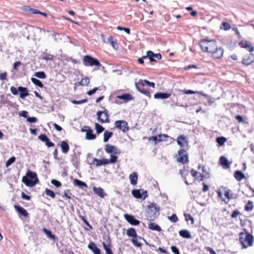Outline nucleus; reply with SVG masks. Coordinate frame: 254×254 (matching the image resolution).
<instances>
[{
	"label": "nucleus",
	"mask_w": 254,
	"mask_h": 254,
	"mask_svg": "<svg viewBox=\"0 0 254 254\" xmlns=\"http://www.w3.org/2000/svg\"><path fill=\"white\" fill-rule=\"evenodd\" d=\"M198 44L202 51L211 53L214 58L219 59L223 55V49L221 47H218L217 42L216 40H209L207 37L201 39Z\"/></svg>",
	"instance_id": "obj_1"
},
{
	"label": "nucleus",
	"mask_w": 254,
	"mask_h": 254,
	"mask_svg": "<svg viewBox=\"0 0 254 254\" xmlns=\"http://www.w3.org/2000/svg\"><path fill=\"white\" fill-rule=\"evenodd\" d=\"M59 52L61 53V54H58L56 56L44 53L43 55L40 57V59L41 60H44L47 61H52V62H55L56 60H60L63 63L66 61L67 62H71L72 63V64H79V62H78L76 60L73 59L70 57H68L65 55L62 54V50L61 49L60 50Z\"/></svg>",
	"instance_id": "obj_2"
},
{
	"label": "nucleus",
	"mask_w": 254,
	"mask_h": 254,
	"mask_svg": "<svg viewBox=\"0 0 254 254\" xmlns=\"http://www.w3.org/2000/svg\"><path fill=\"white\" fill-rule=\"evenodd\" d=\"M22 182L29 187H33L39 182L37 175L36 172L28 170L26 176L22 177Z\"/></svg>",
	"instance_id": "obj_3"
},
{
	"label": "nucleus",
	"mask_w": 254,
	"mask_h": 254,
	"mask_svg": "<svg viewBox=\"0 0 254 254\" xmlns=\"http://www.w3.org/2000/svg\"><path fill=\"white\" fill-rule=\"evenodd\" d=\"M160 207L156 203H151L147 206L145 217L149 221H153L159 215Z\"/></svg>",
	"instance_id": "obj_4"
},
{
	"label": "nucleus",
	"mask_w": 254,
	"mask_h": 254,
	"mask_svg": "<svg viewBox=\"0 0 254 254\" xmlns=\"http://www.w3.org/2000/svg\"><path fill=\"white\" fill-rule=\"evenodd\" d=\"M239 236V241L244 249L253 245L254 237L252 234L248 232H241Z\"/></svg>",
	"instance_id": "obj_5"
},
{
	"label": "nucleus",
	"mask_w": 254,
	"mask_h": 254,
	"mask_svg": "<svg viewBox=\"0 0 254 254\" xmlns=\"http://www.w3.org/2000/svg\"><path fill=\"white\" fill-rule=\"evenodd\" d=\"M118 157L115 155H111L110 158L108 159H98L97 158H93V161L91 163H88L90 164H94L95 162L96 163V166L98 167L102 165H105L109 164H114L117 162L118 160Z\"/></svg>",
	"instance_id": "obj_6"
},
{
	"label": "nucleus",
	"mask_w": 254,
	"mask_h": 254,
	"mask_svg": "<svg viewBox=\"0 0 254 254\" xmlns=\"http://www.w3.org/2000/svg\"><path fill=\"white\" fill-rule=\"evenodd\" d=\"M97 116L98 121L101 124L109 123V115L107 110L105 109L104 111H99L97 112Z\"/></svg>",
	"instance_id": "obj_7"
},
{
	"label": "nucleus",
	"mask_w": 254,
	"mask_h": 254,
	"mask_svg": "<svg viewBox=\"0 0 254 254\" xmlns=\"http://www.w3.org/2000/svg\"><path fill=\"white\" fill-rule=\"evenodd\" d=\"M132 195L136 198L144 200L147 196V191L142 189H135L131 191Z\"/></svg>",
	"instance_id": "obj_8"
},
{
	"label": "nucleus",
	"mask_w": 254,
	"mask_h": 254,
	"mask_svg": "<svg viewBox=\"0 0 254 254\" xmlns=\"http://www.w3.org/2000/svg\"><path fill=\"white\" fill-rule=\"evenodd\" d=\"M178 154L179 157L177 158V161L179 162L185 164L189 162L188 154L185 149H182L179 150L178 152Z\"/></svg>",
	"instance_id": "obj_9"
},
{
	"label": "nucleus",
	"mask_w": 254,
	"mask_h": 254,
	"mask_svg": "<svg viewBox=\"0 0 254 254\" xmlns=\"http://www.w3.org/2000/svg\"><path fill=\"white\" fill-rule=\"evenodd\" d=\"M149 56V62L154 63L157 60L162 59V56L160 53H154L151 50L147 51V56Z\"/></svg>",
	"instance_id": "obj_10"
},
{
	"label": "nucleus",
	"mask_w": 254,
	"mask_h": 254,
	"mask_svg": "<svg viewBox=\"0 0 254 254\" xmlns=\"http://www.w3.org/2000/svg\"><path fill=\"white\" fill-rule=\"evenodd\" d=\"M115 126L116 128L121 129L124 132L128 131L129 129L127 122L123 120L115 121Z\"/></svg>",
	"instance_id": "obj_11"
},
{
	"label": "nucleus",
	"mask_w": 254,
	"mask_h": 254,
	"mask_svg": "<svg viewBox=\"0 0 254 254\" xmlns=\"http://www.w3.org/2000/svg\"><path fill=\"white\" fill-rule=\"evenodd\" d=\"M105 150L107 153H113L114 154H120L121 152L115 146L111 145L110 144H107L105 146Z\"/></svg>",
	"instance_id": "obj_12"
},
{
	"label": "nucleus",
	"mask_w": 254,
	"mask_h": 254,
	"mask_svg": "<svg viewBox=\"0 0 254 254\" xmlns=\"http://www.w3.org/2000/svg\"><path fill=\"white\" fill-rule=\"evenodd\" d=\"M124 217L126 221L131 225L137 226L140 224V221L136 219L133 215L125 214Z\"/></svg>",
	"instance_id": "obj_13"
},
{
	"label": "nucleus",
	"mask_w": 254,
	"mask_h": 254,
	"mask_svg": "<svg viewBox=\"0 0 254 254\" xmlns=\"http://www.w3.org/2000/svg\"><path fill=\"white\" fill-rule=\"evenodd\" d=\"M83 64H100L99 60L89 55L83 57Z\"/></svg>",
	"instance_id": "obj_14"
},
{
	"label": "nucleus",
	"mask_w": 254,
	"mask_h": 254,
	"mask_svg": "<svg viewBox=\"0 0 254 254\" xmlns=\"http://www.w3.org/2000/svg\"><path fill=\"white\" fill-rule=\"evenodd\" d=\"M239 45L242 48L247 49L249 52H252L254 51V47L249 41L242 40L239 42Z\"/></svg>",
	"instance_id": "obj_15"
},
{
	"label": "nucleus",
	"mask_w": 254,
	"mask_h": 254,
	"mask_svg": "<svg viewBox=\"0 0 254 254\" xmlns=\"http://www.w3.org/2000/svg\"><path fill=\"white\" fill-rule=\"evenodd\" d=\"M178 144L181 147H185L188 146L189 141L184 135H179L177 139Z\"/></svg>",
	"instance_id": "obj_16"
},
{
	"label": "nucleus",
	"mask_w": 254,
	"mask_h": 254,
	"mask_svg": "<svg viewBox=\"0 0 254 254\" xmlns=\"http://www.w3.org/2000/svg\"><path fill=\"white\" fill-rule=\"evenodd\" d=\"M219 161L221 166L224 169H227L230 167L231 162H229L226 157L221 156L220 157Z\"/></svg>",
	"instance_id": "obj_17"
},
{
	"label": "nucleus",
	"mask_w": 254,
	"mask_h": 254,
	"mask_svg": "<svg viewBox=\"0 0 254 254\" xmlns=\"http://www.w3.org/2000/svg\"><path fill=\"white\" fill-rule=\"evenodd\" d=\"M106 43L110 44L113 48L116 50H118L119 48L117 40H114L112 36H110L107 39V41Z\"/></svg>",
	"instance_id": "obj_18"
},
{
	"label": "nucleus",
	"mask_w": 254,
	"mask_h": 254,
	"mask_svg": "<svg viewBox=\"0 0 254 254\" xmlns=\"http://www.w3.org/2000/svg\"><path fill=\"white\" fill-rule=\"evenodd\" d=\"M88 248L94 254H101L100 250L97 247L96 244L93 242H90L89 243Z\"/></svg>",
	"instance_id": "obj_19"
},
{
	"label": "nucleus",
	"mask_w": 254,
	"mask_h": 254,
	"mask_svg": "<svg viewBox=\"0 0 254 254\" xmlns=\"http://www.w3.org/2000/svg\"><path fill=\"white\" fill-rule=\"evenodd\" d=\"M14 208L16 210V211L20 215L27 217L28 216V213L27 211L22 207L18 205H15L14 206Z\"/></svg>",
	"instance_id": "obj_20"
},
{
	"label": "nucleus",
	"mask_w": 254,
	"mask_h": 254,
	"mask_svg": "<svg viewBox=\"0 0 254 254\" xmlns=\"http://www.w3.org/2000/svg\"><path fill=\"white\" fill-rule=\"evenodd\" d=\"M171 96L170 93H165V92H157L154 95V97L155 99H166L168 98Z\"/></svg>",
	"instance_id": "obj_21"
},
{
	"label": "nucleus",
	"mask_w": 254,
	"mask_h": 254,
	"mask_svg": "<svg viewBox=\"0 0 254 254\" xmlns=\"http://www.w3.org/2000/svg\"><path fill=\"white\" fill-rule=\"evenodd\" d=\"M19 91L20 92L19 97L21 99H24L29 95L26 87L19 86Z\"/></svg>",
	"instance_id": "obj_22"
},
{
	"label": "nucleus",
	"mask_w": 254,
	"mask_h": 254,
	"mask_svg": "<svg viewBox=\"0 0 254 254\" xmlns=\"http://www.w3.org/2000/svg\"><path fill=\"white\" fill-rule=\"evenodd\" d=\"M116 98L121 100H123L126 102H128L133 99L132 95L129 93H125L121 95H118Z\"/></svg>",
	"instance_id": "obj_23"
},
{
	"label": "nucleus",
	"mask_w": 254,
	"mask_h": 254,
	"mask_svg": "<svg viewBox=\"0 0 254 254\" xmlns=\"http://www.w3.org/2000/svg\"><path fill=\"white\" fill-rule=\"evenodd\" d=\"M60 146L62 152L64 154H67L69 150V146L65 141H63L60 144Z\"/></svg>",
	"instance_id": "obj_24"
},
{
	"label": "nucleus",
	"mask_w": 254,
	"mask_h": 254,
	"mask_svg": "<svg viewBox=\"0 0 254 254\" xmlns=\"http://www.w3.org/2000/svg\"><path fill=\"white\" fill-rule=\"evenodd\" d=\"M93 190L94 192L101 198L104 197L106 194L104 193V190L100 187H94Z\"/></svg>",
	"instance_id": "obj_25"
},
{
	"label": "nucleus",
	"mask_w": 254,
	"mask_h": 254,
	"mask_svg": "<svg viewBox=\"0 0 254 254\" xmlns=\"http://www.w3.org/2000/svg\"><path fill=\"white\" fill-rule=\"evenodd\" d=\"M130 184L132 185H135L137 184L138 179V175L136 172H133L130 174L129 176Z\"/></svg>",
	"instance_id": "obj_26"
},
{
	"label": "nucleus",
	"mask_w": 254,
	"mask_h": 254,
	"mask_svg": "<svg viewBox=\"0 0 254 254\" xmlns=\"http://www.w3.org/2000/svg\"><path fill=\"white\" fill-rule=\"evenodd\" d=\"M21 25H23V28H24L23 31V35L24 36H25V35H27V37L29 36V28H33V26L30 25L28 23H21Z\"/></svg>",
	"instance_id": "obj_27"
},
{
	"label": "nucleus",
	"mask_w": 254,
	"mask_h": 254,
	"mask_svg": "<svg viewBox=\"0 0 254 254\" xmlns=\"http://www.w3.org/2000/svg\"><path fill=\"white\" fill-rule=\"evenodd\" d=\"M127 235L129 237H132V238H137V235L136 230L133 228H129L127 231Z\"/></svg>",
	"instance_id": "obj_28"
},
{
	"label": "nucleus",
	"mask_w": 254,
	"mask_h": 254,
	"mask_svg": "<svg viewBox=\"0 0 254 254\" xmlns=\"http://www.w3.org/2000/svg\"><path fill=\"white\" fill-rule=\"evenodd\" d=\"M235 179L238 181H241L243 179L245 178V175L241 171H236L234 174Z\"/></svg>",
	"instance_id": "obj_29"
},
{
	"label": "nucleus",
	"mask_w": 254,
	"mask_h": 254,
	"mask_svg": "<svg viewBox=\"0 0 254 254\" xmlns=\"http://www.w3.org/2000/svg\"><path fill=\"white\" fill-rule=\"evenodd\" d=\"M96 138L95 134L93 133V130L90 127L86 133L85 138L87 140H93Z\"/></svg>",
	"instance_id": "obj_30"
},
{
	"label": "nucleus",
	"mask_w": 254,
	"mask_h": 254,
	"mask_svg": "<svg viewBox=\"0 0 254 254\" xmlns=\"http://www.w3.org/2000/svg\"><path fill=\"white\" fill-rule=\"evenodd\" d=\"M135 87H136V88L141 93H143V94L147 96H150V93L149 92V91L146 89H144L143 87H140V85L139 84H138V83H137V82L135 83Z\"/></svg>",
	"instance_id": "obj_31"
},
{
	"label": "nucleus",
	"mask_w": 254,
	"mask_h": 254,
	"mask_svg": "<svg viewBox=\"0 0 254 254\" xmlns=\"http://www.w3.org/2000/svg\"><path fill=\"white\" fill-rule=\"evenodd\" d=\"M179 235L183 238L186 239L191 238V236L190 232L187 230H182L179 231Z\"/></svg>",
	"instance_id": "obj_32"
},
{
	"label": "nucleus",
	"mask_w": 254,
	"mask_h": 254,
	"mask_svg": "<svg viewBox=\"0 0 254 254\" xmlns=\"http://www.w3.org/2000/svg\"><path fill=\"white\" fill-rule=\"evenodd\" d=\"M148 229L158 232H160L162 230L161 227L158 225L151 222L148 224Z\"/></svg>",
	"instance_id": "obj_33"
},
{
	"label": "nucleus",
	"mask_w": 254,
	"mask_h": 254,
	"mask_svg": "<svg viewBox=\"0 0 254 254\" xmlns=\"http://www.w3.org/2000/svg\"><path fill=\"white\" fill-rule=\"evenodd\" d=\"M113 133L107 130H105L104 133L103 141L104 142L108 141L109 139L113 136Z\"/></svg>",
	"instance_id": "obj_34"
},
{
	"label": "nucleus",
	"mask_w": 254,
	"mask_h": 254,
	"mask_svg": "<svg viewBox=\"0 0 254 254\" xmlns=\"http://www.w3.org/2000/svg\"><path fill=\"white\" fill-rule=\"evenodd\" d=\"M226 141L227 139L223 136L218 137L216 139V141L218 143V145L219 146L223 145Z\"/></svg>",
	"instance_id": "obj_35"
},
{
	"label": "nucleus",
	"mask_w": 254,
	"mask_h": 254,
	"mask_svg": "<svg viewBox=\"0 0 254 254\" xmlns=\"http://www.w3.org/2000/svg\"><path fill=\"white\" fill-rule=\"evenodd\" d=\"M31 81L33 84H34L36 86L40 87L43 88L44 87V85L42 83V82L39 79L32 77L31 78Z\"/></svg>",
	"instance_id": "obj_36"
},
{
	"label": "nucleus",
	"mask_w": 254,
	"mask_h": 254,
	"mask_svg": "<svg viewBox=\"0 0 254 254\" xmlns=\"http://www.w3.org/2000/svg\"><path fill=\"white\" fill-rule=\"evenodd\" d=\"M74 184L76 186H77L80 188L82 187H85L87 188V184L84 182H82L78 179H74Z\"/></svg>",
	"instance_id": "obj_37"
},
{
	"label": "nucleus",
	"mask_w": 254,
	"mask_h": 254,
	"mask_svg": "<svg viewBox=\"0 0 254 254\" xmlns=\"http://www.w3.org/2000/svg\"><path fill=\"white\" fill-rule=\"evenodd\" d=\"M220 28L225 31H228L230 29L231 25L227 22H223L220 25Z\"/></svg>",
	"instance_id": "obj_38"
},
{
	"label": "nucleus",
	"mask_w": 254,
	"mask_h": 254,
	"mask_svg": "<svg viewBox=\"0 0 254 254\" xmlns=\"http://www.w3.org/2000/svg\"><path fill=\"white\" fill-rule=\"evenodd\" d=\"M95 128L96 131L97 133L100 134L101 132H102L105 128L104 127H103L101 125L98 123L95 124Z\"/></svg>",
	"instance_id": "obj_39"
},
{
	"label": "nucleus",
	"mask_w": 254,
	"mask_h": 254,
	"mask_svg": "<svg viewBox=\"0 0 254 254\" xmlns=\"http://www.w3.org/2000/svg\"><path fill=\"white\" fill-rule=\"evenodd\" d=\"M34 76L41 79H45L46 78V74L44 71L35 72L34 73Z\"/></svg>",
	"instance_id": "obj_40"
},
{
	"label": "nucleus",
	"mask_w": 254,
	"mask_h": 254,
	"mask_svg": "<svg viewBox=\"0 0 254 254\" xmlns=\"http://www.w3.org/2000/svg\"><path fill=\"white\" fill-rule=\"evenodd\" d=\"M200 94L208 99V102L209 105H211L214 102V99L204 93L202 91L200 92Z\"/></svg>",
	"instance_id": "obj_41"
},
{
	"label": "nucleus",
	"mask_w": 254,
	"mask_h": 254,
	"mask_svg": "<svg viewBox=\"0 0 254 254\" xmlns=\"http://www.w3.org/2000/svg\"><path fill=\"white\" fill-rule=\"evenodd\" d=\"M102 244L106 254H113L112 250L110 248V245H107L105 242H103Z\"/></svg>",
	"instance_id": "obj_42"
},
{
	"label": "nucleus",
	"mask_w": 254,
	"mask_h": 254,
	"mask_svg": "<svg viewBox=\"0 0 254 254\" xmlns=\"http://www.w3.org/2000/svg\"><path fill=\"white\" fill-rule=\"evenodd\" d=\"M72 165L77 168L79 164V159L74 154L73 157L71 159Z\"/></svg>",
	"instance_id": "obj_43"
},
{
	"label": "nucleus",
	"mask_w": 254,
	"mask_h": 254,
	"mask_svg": "<svg viewBox=\"0 0 254 254\" xmlns=\"http://www.w3.org/2000/svg\"><path fill=\"white\" fill-rule=\"evenodd\" d=\"M253 203L252 201L249 200L245 206V210L250 211L253 208Z\"/></svg>",
	"instance_id": "obj_44"
},
{
	"label": "nucleus",
	"mask_w": 254,
	"mask_h": 254,
	"mask_svg": "<svg viewBox=\"0 0 254 254\" xmlns=\"http://www.w3.org/2000/svg\"><path fill=\"white\" fill-rule=\"evenodd\" d=\"M44 193L48 196L51 197L53 198L55 197L56 194L52 190L49 189H46Z\"/></svg>",
	"instance_id": "obj_45"
},
{
	"label": "nucleus",
	"mask_w": 254,
	"mask_h": 254,
	"mask_svg": "<svg viewBox=\"0 0 254 254\" xmlns=\"http://www.w3.org/2000/svg\"><path fill=\"white\" fill-rule=\"evenodd\" d=\"M117 29L120 31H124L127 34H129L130 33V29L128 27H122L118 26L117 27Z\"/></svg>",
	"instance_id": "obj_46"
},
{
	"label": "nucleus",
	"mask_w": 254,
	"mask_h": 254,
	"mask_svg": "<svg viewBox=\"0 0 254 254\" xmlns=\"http://www.w3.org/2000/svg\"><path fill=\"white\" fill-rule=\"evenodd\" d=\"M180 92H182V93L186 94H196V93H199L200 94V92L194 91L190 90V89L189 90H180Z\"/></svg>",
	"instance_id": "obj_47"
},
{
	"label": "nucleus",
	"mask_w": 254,
	"mask_h": 254,
	"mask_svg": "<svg viewBox=\"0 0 254 254\" xmlns=\"http://www.w3.org/2000/svg\"><path fill=\"white\" fill-rule=\"evenodd\" d=\"M16 158L15 157L12 156L10 157L6 162L5 167L6 168L10 166L12 163H13L15 161Z\"/></svg>",
	"instance_id": "obj_48"
},
{
	"label": "nucleus",
	"mask_w": 254,
	"mask_h": 254,
	"mask_svg": "<svg viewBox=\"0 0 254 254\" xmlns=\"http://www.w3.org/2000/svg\"><path fill=\"white\" fill-rule=\"evenodd\" d=\"M51 183L53 185L55 186L56 188H60L62 186L61 183L60 181L55 179L52 180L51 181Z\"/></svg>",
	"instance_id": "obj_49"
},
{
	"label": "nucleus",
	"mask_w": 254,
	"mask_h": 254,
	"mask_svg": "<svg viewBox=\"0 0 254 254\" xmlns=\"http://www.w3.org/2000/svg\"><path fill=\"white\" fill-rule=\"evenodd\" d=\"M232 191L230 190H227L225 191L224 192V195L226 197H227L228 200H230L231 199H232L233 197V194H231Z\"/></svg>",
	"instance_id": "obj_50"
},
{
	"label": "nucleus",
	"mask_w": 254,
	"mask_h": 254,
	"mask_svg": "<svg viewBox=\"0 0 254 254\" xmlns=\"http://www.w3.org/2000/svg\"><path fill=\"white\" fill-rule=\"evenodd\" d=\"M38 139L43 142H46L49 138L45 134H41L38 136Z\"/></svg>",
	"instance_id": "obj_51"
},
{
	"label": "nucleus",
	"mask_w": 254,
	"mask_h": 254,
	"mask_svg": "<svg viewBox=\"0 0 254 254\" xmlns=\"http://www.w3.org/2000/svg\"><path fill=\"white\" fill-rule=\"evenodd\" d=\"M148 59L149 60V56H147V51L146 52V55L143 56L142 57L137 59L138 64H144V60Z\"/></svg>",
	"instance_id": "obj_52"
},
{
	"label": "nucleus",
	"mask_w": 254,
	"mask_h": 254,
	"mask_svg": "<svg viewBox=\"0 0 254 254\" xmlns=\"http://www.w3.org/2000/svg\"><path fill=\"white\" fill-rule=\"evenodd\" d=\"M10 90L11 91V93L13 95H18V92H19V87H18V88L17 89L16 88H15V87L14 86H11L10 88Z\"/></svg>",
	"instance_id": "obj_53"
},
{
	"label": "nucleus",
	"mask_w": 254,
	"mask_h": 254,
	"mask_svg": "<svg viewBox=\"0 0 254 254\" xmlns=\"http://www.w3.org/2000/svg\"><path fill=\"white\" fill-rule=\"evenodd\" d=\"M168 219L171 222H174V223H175L178 221V217L177 216L176 214H173L171 216H169Z\"/></svg>",
	"instance_id": "obj_54"
},
{
	"label": "nucleus",
	"mask_w": 254,
	"mask_h": 254,
	"mask_svg": "<svg viewBox=\"0 0 254 254\" xmlns=\"http://www.w3.org/2000/svg\"><path fill=\"white\" fill-rule=\"evenodd\" d=\"M87 101H88V100H87V99L86 98V99H84L79 100V101H77V100H72V103L74 104L78 105V104H81L86 103V102H87Z\"/></svg>",
	"instance_id": "obj_55"
},
{
	"label": "nucleus",
	"mask_w": 254,
	"mask_h": 254,
	"mask_svg": "<svg viewBox=\"0 0 254 254\" xmlns=\"http://www.w3.org/2000/svg\"><path fill=\"white\" fill-rule=\"evenodd\" d=\"M82 86L88 85L90 82V80L88 77H85L81 80Z\"/></svg>",
	"instance_id": "obj_56"
},
{
	"label": "nucleus",
	"mask_w": 254,
	"mask_h": 254,
	"mask_svg": "<svg viewBox=\"0 0 254 254\" xmlns=\"http://www.w3.org/2000/svg\"><path fill=\"white\" fill-rule=\"evenodd\" d=\"M235 119L238 121L239 123H243L247 124V122L245 120L243 117L241 115H237L235 117Z\"/></svg>",
	"instance_id": "obj_57"
},
{
	"label": "nucleus",
	"mask_w": 254,
	"mask_h": 254,
	"mask_svg": "<svg viewBox=\"0 0 254 254\" xmlns=\"http://www.w3.org/2000/svg\"><path fill=\"white\" fill-rule=\"evenodd\" d=\"M185 216L187 221L190 220L192 224L194 223V219L190 214H185Z\"/></svg>",
	"instance_id": "obj_58"
},
{
	"label": "nucleus",
	"mask_w": 254,
	"mask_h": 254,
	"mask_svg": "<svg viewBox=\"0 0 254 254\" xmlns=\"http://www.w3.org/2000/svg\"><path fill=\"white\" fill-rule=\"evenodd\" d=\"M79 217L82 219V220L84 222V223L87 226H88L90 228V229H92V228H93L91 226V225H90L89 223L88 222V221L87 220V219L85 218V217L84 216L80 215Z\"/></svg>",
	"instance_id": "obj_59"
},
{
	"label": "nucleus",
	"mask_w": 254,
	"mask_h": 254,
	"mask_svg": "<svg viewBox=\"0 0 254 254\" xmlns=\"http://www.w3.org/2000/svg\"><path fill=\"white\" fill-rule=\"evenodd\" d=\"M27 121L30 123H35L38 121V119L36 117H28L27 118Z\"/></svg>",
	"instance_id": "obj_60"
},
{
	"label": "nucleus",
	"mask_w": 254,
	"mask_h": 254,
	"mask_svg": "<svg viewBox=\"0 0 254 254\" xmlns=\"http://www.w3.org/2000/svg\"><path fill=\"white\" fill-rule=\"evenodd\" d=\"M132 243L133 244V245L136 246V247H141L142 246V244L138 243L137 240V238H132L131 240Z\"/></svg>",
	"instance_id": "obj_61"
},
{
	"label": "nucleus",
	"mask_w": 254,
	"mask_h": 254,
	"mask_svg": "<svg viewBox=\"0 0 254 254\" xmlns=\"http://www.w3.org/2000/svg\"><path fill=\"white\" fill-rule=\"evenodd\" d=\"M22 10L23 11H24L25 12H32V8H31L30 6L29 5H25V6H23L22 7Z\"/></svg>",
	"instance_id": "obj_62"
},
{
	"label": "nucleus",
	"mask_w": 254,
	"mask_h": 254,
	"mask_svg": "<svg viewBox=\"0 0 254 254\" xmlns=\"http://www.w3.org/2000/svg\"><path fill=\"white\" fill-rule=\"evenodd\" d=\"M157 136H158V141H159V142L162 141H165L166 138L168 137V136L166 134H159V135H158Z\"/></svg>",
	"instance_id": "obj_63"
},
{
	"label": "nucleus",
	"mask_w": 254,
	"mask_h": 254,
	"mask_svg": "<svg viewBox=\"0 0 254 254\" xmlns=\"http://www.w3.org/2000/svg\"><path fill=\"white\" fill-rule=\"evenodd\" d=\"M172 252L175 254H180L179 249L174 246L171 247Z\"/></svg>",
	"instance_id": "obj_64"
}]
</instances>
